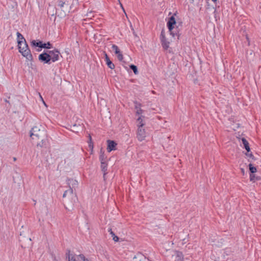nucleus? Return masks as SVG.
Instances as JSON below:
<instances>
[{"instance_id":"nucleus-1","label":"nucleus","mask_w":261,"mask_h":261,"mask_svg":"<svg viewBox=\"0 0 261 261\" xmlns=\"http://www.w3.org/2000/svg\"><path fill=\"white\" fill-rule=\"evenodd\" d=\"M67 184H68L69 189L64 192L63 197L65 198L67 197L68 198L71 199V203L72 204H73L77 199V198L76 195L73 193V189L77 187L78 182L75 179L71 178L68 179L67 180Z\"/></svg>"},{"instance_id":"nucleus-2","label":"nucleus","mask_w":261,"mask_h":261,"mask_svg":"<svg viewBox=\"0 0 261 261\" xmlns=\"http://www.w3.org/2000/svg\"><path fill=\"white\" fill-rule=\"evenodd\" d=\"M18 47L19 51L24 57L29 61L33 60V56L25 40L23 42L22 41H18Z\"/></svg>"},{"instance_id":"nucleus-3","label":"nucleus","mask_w":261,"mask_h":261,"mask_svg":"<svg viewBox=\"0 0 261 261\" xmlns=\"http://www.w3.org/2000/svg\"><path fill=\"white\" fill-rule=\"evenodd\" d=\"M46 135V132L41 125L33 127L30 132V136L33 139H34L35 137L40 139V138L45 137Z\"/></svg>"},{"instance_id":"nucleus-4","label":"nucleus","mask_w":261,"mask_h":261,"mask_svg":"<svg viewBox=\"0 0 261 261\" xmlns=\"http://www.w3.org/2000/svg\"><path fill=\"white\" fill-rule=\"evenodd\" d=\"M68 4L66 3V1L58 0L56 4L57 11H60V15L64 16L66 13L69 12Z\"/></svg>"},{"instance_id":"nucleus-5","label":"nucleus","mask_w":261,"mask_h":261,"mask_svg":"<svg viewBox=\"0 0 261 261\" xmlns=\"http://www.w3.org/2000/svg\"><path fill=\"white\" fill-rule=\"evenodd\" d=\"M47 54L49 55L50 63L55 62L59 60L61 56L60 51L57 49H54L51 50H48Z\"/></svg>"},{"instance_id":"nucleus-6","label":"nucleus","mask_w":261,"mask_h":261,"mask_svg":"<svg viewBox=\"0 0 261 261\" xmlns=\"http://www.w3.org/2000/svg\"><path fill=\"white\" fill-rule=\"evenodd\" d=\"M239 141L240 143H242L244 147L247 150V153H246V155L250 158H252L253 155L251 152H250V148L248 141L245 138H242L239 139Z\"/></svg>"},{"instance_id":"nucleus-7","label":"nucleus","mask_w":261,"mask_h":261,"mask_svg":"<svg viewBox=\"0 0 261 261\" xmlns=\"http://www.w3.org/2000/svg\"><path fill=\"white\" fill-rule=\"evenodd\" d=\"M49 55L47 54V51L44 52L40 54L38 56V60L43 64H50V58H49Z\"/></svg>"},{"instance_id":"nucleus-8","label":"nucleus","mask_w":261,"mask_h":261,"mask_svg":"<svg viewBox=\"0 0 261 261\" xmlns=\"http://www.w3.org/2000/svg\"><path fill=\"white\" fill-rule=\"evenodd\" d=\"M160 38L163 47L166 50L169 47V42L166 39L165 31L163 30L161 31Z\"/></svg>"},{"instance_id":"nucleus-9","label":"nucleus","mask_w":261,"mask_h":261,"mask_svg":"<svg viewBox=\"0 0 261 261\" xmlns=\"http://www.w3.org/2000/svg\"><path fill=\"white\" fill-rule=\"evenodd\" d=\"M172 261H184V255L181 252L175 251L171 256Z\"/></svg>"},{"instance_id":"nucleus-10","label":"nucleus","mask_w":261,"mask_h":261,"mask_svg":"<svg viewBox=\"0 0 261 261\" xmlns=\"http://www.w3.org/2000/svg\"><path fill=\"white\" fill-rule=\"evenodd\" d=\"M176 24V20L174 16H172L169 19V20L167 22V27L173 36L174 35V33L172 32V30L174 28V25Z\"/></svg>"},{"instance_id":"nucleus-11","label":"nucleus","mask_w":261,"mask_h":261,"mask_svg":"<svg viewBox=\"0 0 261 261\" xmlns=\"http://www.w3.org/2000/svg\"><path fill=\"white\" fill-rule=\"evenodd\" d=\"M146 137V132L145 129L141 127H139L138 129L137 138L140 141H142L145 139Z\"/></svg>"},{"instance_id":"nucleus-12","label":"nucleus","mask_w":261,"mask_h":261,"mask_svg":"<svg viewBox=\"0 0 261 261\" xmlns=\"http://www.w3.org/2000/svg\"><path fill=\"white\" fill-rule=\"evenodd\" d=\"M108 147H107V150L108 152H111V151L113 150L116 149V146L117 144L114 142V141L112 140H108Z\"/></svg>"},{"instance_id":"nucleus-13","label":"nucleus","mask_w":261,"mask_h":261,"mask_svg":"<svg viewBox=\"0 0 261 261\" xmlns=\"http://www.w3.org/2000/svg\"><path fill=\"white\" fill-rule=\"evenodd\" d=\"M40 139H41V141L37 144V147H46L48 144V139L44 138H40Z\"/></svg>"},{"instance_id":"nucleus-14","label":"nucleus","mask_w":261,"mask_h":261,"mask_svg":"<svg viewBox=\"0 0 261 261\" xmlns=\"http://www.w3.org/2000/svg\"><path fill=\"white\" fill-rule=\"evenodd\" d=\"M105 56L106 63H107L108 66L110 69H114V68H115L114 64L111 61L110 59H109L108 56L107 55V54L106 53L105 54Z\"/></svg>"},{"instance_id":"nucleus-15","label":"nucleus","mask_w":261,"mask_h":261,"mask_svg":"<svg viewBox=\"0 0 261 261\" xmlns=\"http://www.w3.org/2000/svg\"><path fill=\"white\" fill-rule=\"evenodd\" d=\"M42 42L38 41L37 42L36 40H33L31 42V45L33 47H39L42 48Z\"/></svg>"},{"instance_id":"nucleus-16","label":"nucleus","mask_w":261,"mask_h":261,"mask_svg":"<svg viewBox=\"0 0 261 261\" xmlns=\"http://www.w3.org/2000/svg\"><path fill=\"white\" fill-rule=\"evenodd\" d=\"M101 168L102 171L103 172V177L105 178V175L107 174V162H102L101 163Z\"/></svg>"},{"instance_id":"nucleus-17","label":"nucleus","mask_w":261,"mask_h":261,"mask_svg":"<svg viewBox=\"0 0 261 261\" xmlns=\"http://www.w3.org/2000/svg\"><path fill=\"white\" fill-rule=\"evenodd\" d=\"M99 160H100L101 163L107 162L106 157L105 156L104 152H102V149L100 150V154L99 156Z\"/></svg>"},{"instance_id":"nucleus-18","label":"nucleus","mask_w":261,"mask_h":261,"mask_svg":"<svg viewBox=\"0 0 261 261\" xmlns=\"http://www.w3.org/2000/svg\"><path fill=\"white\" fill-rule=\"evenodd\" d=\"M142 116H141L137 119L138 128L139 127H143V126L144 125V123L143 122V119L142 118Z\"/></svg>"},{"instance_id":"nucleus-19","label":"nucleus","mask_w":261,"mask_h":261,"mask_svg":"<svg viewBox=\"0 0 261 261\" xmlns=\"http://www.w3.org/2000/svg\"><path fill=\"white\" fill-rule=\"evenodd\" d=\"M52 47V45L49 42H48L47 43H43L42 44V48H47V49H50Z\"/></svg>"},{"instance_id":"nucleus-20","label":"nucleus","mask_w":261,"mask_h":261,"mask_svg":"<svg viewBox=\"0 0 261 261\" xmlns=\"http://www.w3.org/2000/svg\"><path fill=\"white\" fill-rule=\"evenodd\" d=\"M16 35L17 37V42L21 41H22L23 42L25 40L23 36L19 32H17Z\"/></svg>"},{"instance_id":"nucleus-21","label":"nucleus","mask_w":261,"mask_h":261,"mask_svg":"<svg viewBox=\"0 0 261 261\" xmlns=\"http://www.w3.org/2000/svg\"><path fill=\"white\" fill-rule=\"evenodd\" d=\"M112 48L113 50H114L115 54H118L120 52L118 47L115 44H113Z\"/></svg>"},{"instance_id":"nucleus-22","label":"nucleus","mask_w":261,"mask_h":261,"mask_svg":"<svg viewBox=\"0 0 261 261\" xmlns=\"http://www.w3.org/2000/svg\"><path fill=\"white\" fill-rule=\"evenodd\" d=\"M249 170L251 173H254L256 172V168L254 167L252 164H249Z\"/></svg>"},{"instance_id":"nucleus-23","label":"nucleus","mask_w":261,"mask_h":261,"mask_svg":"<svg viewBox=\"0 0 261 261\" xmlns=\"http://www.w3.org/2000/svg\"><path fill=\"white\" fill-rule=\"evenodd\" d=\"M130 68L133 70V71L135 74H138V70H137V67L136 66H135L134 65H130Z\"/></svg>"},{"instance_id":"nucleus-24","label":"nucleus","mask_w":261,"mask_h":261,"mask_svg":"<svg viewBox=\"0 0 261 261\" xmlns=\"http://www.w3.org/2000/svg\"><path fill=\"white\" fill-rule=\"evenodd\" d=\"M111 236L113 237V240L115 242H118L119 241V238L115 234L114 232H111Z\"/></svg>"},{"instance_id":"nucleus-25","label":"nucleus","mask_w":261,"mask_h":261,"mask_svg":"<svg viewBox=\"0 0 261 261\" xmlns=\"http://www.w3.org/2000/svg\"><path fill=\"white\" fill-rule=\"evenodd\" d=\"M116 55H117L118 59L119 61H122L123 59V55L121 53V52L119 53L118 54H117Z\"/></svg>"},{"instance_id":"nucleus-26","label":"nucleus","mask_w":261,"mask_h":261,"mask_svg":"<svg viewBox=\"0 0 261 261\" xmlns=\"http://www.w3.org/2000/svg\"><path fill=\"white\" fill-rule=\"evenodd\" d=\"M258 178L256 177L253 173H251L250 175V179L251 181H254L255 179H257Z\"/></svg>"},{"instance_id":"nucleus-27","label":"nucleus","mask_w":261,"mask_h":261,"mask_svg":"<svg viewBox=\"0 0 261 261\" xmlns=\"http://www.w3.org/2000/svg\"><path fill=\"white\" fill-rule=\"evenodd\" d=\"M79 257L83 261H86L88 258H86L84 254H81L79 255Z\"/></svg>"},{"instance_id":"nucleus-28","label":"nucleus","mask_w":261,"mask_h":261,"mask_svg":"<svg viewBox=\"0 0 261 261\" xmlns=\"http://www.w3.org/2000/svg\"><path fill=\"white\" fill-rule=\"evenodd\" d=\"M66 258H68V260H69V259H71V257L72 256H71L70 254V250H68L67 251V252L66 253Z\"/></svg>"},{"instance_id":"nucleus-29","label":"nucleus","mask_w":261,"mask_h":261,"mask_svg":"<svg viewBox=\"0 0 261 261\" xmlns=\"http://www.w3.org/2000/svg\"><path fill=\"white\" fill-rule=\"evenodd\" d=\"M87 16L88 17V18L91 19L92 17L94 16L92 12L91 11L87 13Z\"/></svg>"},{"instance_id":"nucleus-30","label":"nucleus","mask_w":261,"mask_h":261,"mask_svg":"<svg viewBox=\"0 0 261 261\" xmlns=\"http://www.w3.org/2000/svg\"><path fill=\"white\" fill-rule=\"evenodd\" d=\"M142 110L139 108L137 110V112H136V113L138 115H140L142 113Z\"/></svg>"},{"instance_id":"nucleus-31","label":"nucleus","mask_w":261,"mask_h":261,"mask_svg":"<svg viewBox=\"0 0 261 261\" xmlns=\"http://www.w3.org/2000/svg\"><path fill=\"white\" fill-rule=\"evenodd\" d=\"M68 261H76V260L74 256H72L71 257V259H69V260H68Z\"/></svg>"},{"instance_id":"nucleus-32","label":"nucleus","mask_w":261,"mask_h":261,"mask_svg":"<svg viewBox=\"0 0 261 261\" xmlns=\"http://www.w3.org/2000/svg\"><path fill=\"white\" fill-rule=\"evenodd\" d=\"M108 231L110 232L111 235V232H113L111 228H109L108 230Z\"/></svg>"},{"instance_id":"nucleus-33","label":"nucleus","mask_w":261,"mask_h":261,"mask_svg":"<svg viewBox=\"0 0 261 261\" xmlns=\"http://www.w3.org/2000/svg\"><path fill=\"white\" fill-rule=\"evenodd\" d=\"M241 171H242V173H243V174H244V173H245V170H244V169H241Z\"/></svg>"},{"instance_id":"nucleus-34","label":"nucleus","mask_w":261,"mask_h":261,"mask_svg":"<svg viewBox=\"0 0 261 261\" xmlns=\"http://www.w3.org/2000/svg\"><path fill=\"white\" fill-rule=\"evenodd\" d=\"M139 107H138V106H136V109H137L138 110L139 108H140V104H139Z\"/></svg>"},{"instance_id":"nucleus-35","label":"nucleus","mask_w":261,"mask_h":261,"mask_svg":"<svg viewBox=\"0 0 261 261\" xmlns=\"http://www.w3.org/2000/svg\"><path fill=\"white\" fill-rule=\"evenodd\" d=\"M39 95H40V97L41 98V99L43 100V98H42V96H41V95H40V94H39Z\"/></svg>"},{"instance_id":"nucleus-36","label":"nucleus","mask_w":261,"mask_h":261,"mask_svg":"<svg viewBox=\"0 0 261 261\" xmlns=\"http://www.w3.org/2000/svg\"><path fill=\"white\" fill-rule=\"evenodd\" d=\"M75 126H76V125H75V124L73 125V127H75Z\"/></svg>"},{"instance_id":"nucleus-37","label":"nucleus","mask_w":261,"mask_h":261,"mask_svg":"<svg viewBox=\"0 0 261 261\" xmlns=\"http://www.w3.org/2000/svg\"><path fill=\"white\" fill-rule=\"evenodd\" d=\"M212 1L215 2H216L217 0H212Z\"/></svg>"},{"instance_id":"nucleus-38","label":"nucleus","mask_w":261,"mask_h":261,"mask_svg":"<svg viewBox=\"0 0 261 261\" xmlns=\"http://www.w3.org/2000/svg\"><path fill=\"white\" fill-rule=\"evenodd\" d=\"M42 101H43V103L45 105V101H44V100H42Z\"/></svg>"},{"instance_id":"nucleus-39","label":"nucleus","mask_w":261,"mask_h":261,"mask_svg":"<svg viewBox=\"0 0 261 261\" xmlns=\"http://www.w3.org/2000/svg\"><path fill=\"white\" fill-rule=\"evenodd\" d=\"M42 101H43V103L45 105V101H44V100H42Z\"/></svg>"},{"instance_id":"nucleus-40","label":"nucleus","mask_w":261,"mask_h":261,"mask_svg":"<svg viewBox=\"0 0 261 261\" xmlns=\"http://www.w3.org/2000/svg\"><path fill=\"white\" fill-rule=\"evenodd\" d=\"M14 161H15L16 160V158H14Z\"/></svg>"},{"instance_id":"nucleus-41","label":"nucleus","mask_w":261,"mask_h":261,"mask_svg":"<svg viewBox=\"0 0 261 261\" xmlns=\"http://www.w3.org/2000/svg\"><path fill=\"white\" fill-rule=\"evenodd\" d=\"M86 261H91L90 259H88Z\"/></svg>"},{"instance_id":"nucleus-42","label":"nucleus","mask_w":261,"mask_h":261,"mask_svg":"<svg viewBox=\"0 0 261 261\" xmlns=\"http://www.w3.org/2000/svg\"><path fill=\"white\" fill-rule=\"evenodd\" d=\"M55 261H58V260H56V259H55Z\"/></svg>"}]
</instances>
